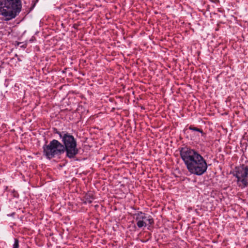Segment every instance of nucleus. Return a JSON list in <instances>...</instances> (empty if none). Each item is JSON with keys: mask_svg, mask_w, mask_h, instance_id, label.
Segmentation results:
<instances>
[{"mask_svg": "<svg viewBox=\"0 0 248 248\" xmlns=\"http://www.w3.org/2000/svg\"><path fill=\"white\" fill-rule=\"evenodd\" d=\"M21 0H0V15L5 20L15 18L21 12Z\"/></svg>", "mask_w": 248, "mask_h": 248, "instance_id": "nucleus-1", "label": "nucleus"}, {"mask_svg": "<svg viewBox=\"0 0 248 248\" xmlns=\"http://www.w3.org/2000/svg\"><path fill=\"white\" fill-rule=\"evenodd\" d=\"M58 134L62 139L67 156L69 158L74 157L78 153L77 142L74 137L68 133L62 134L59 132Z\"/></svg>", "mask_w": 248, "mask_h": 248, "instance_id": "nucleus-2", "label": "nucleus"}, {"mask_svg": "<svg viewBox=\"0 0 248 248\" xmlns=\"http://www.w3.org/2000/svg\"><path fill=\"white\" fill-rule=\"evenodd\" d=\"M64 151V146L56 140H52L48 145L43 146L44 155L48 159L59 156Z\"/></svg>", "mask_w": 248, "mask_h": 248, "instance_id": "nucleus-3", "label": "nucleus"}, {"mask_svg": "<svg viewBox=\"0 0 248 248\" xmlns=\"http://www.w3.org/2000/svg\"><path fill=\"white\" fill-rule=\"evenodd\" d=\"M181 157L187 169L201 155L196 151L188 148H183L180 151Z\"/></svg>", "mask_w": 248, "mask_h": 248, "instance_id": "nucleus-4", "label": "nucleus"}, {"mask_svg": "<svg viewBox=\"0 0 248 248\" xmlns=\"http://www.w3.org/2000/svg\"><path fill=\"white\" fill-rule=\"evenodd\" d=\"M207 165L205 160L201 155L194 163L187 169L191 173L197 175L203 174L207 170Z\"/></svg>", "mask_w": 248, "mask_h": 248, "instance_id": "nucleus-5", "label": "nucleus"}, {"mask_svg": "<svg viewBox=\"0 0 248 248\" xmlns=\"http://www.w3.org/2000/svg\"><path fill=\"white\" fill-rule=\"evenodd\" d=\"M235 176L237 178V183L239 186L244 187L248 185V168L242 165L236 168Z\"/></svg>", "mask_w": 248, "mask_h": 248, "instance_id": "nucleus-6", "label": "nucleus"}, {"mask_svg": "<svg viewBox=\"0 0 248 248\" xmlns=\"http://www.w3.org/2000/svg\"><path fill=\"white\" fill-rule=\"evenodd\" d=\"M134 217L137 221V225L139 228L152 225L154 222L153 218L151 216H147L142 212L135 214Z\"/></svg>", "mask_w": 248, "mask_h": 248, "instance_id": "nucleus-7", "label": "nucleus"}, {"mask_svg": "<svg viewBox=\"0 0 248 248\" xmlns=\"http://www.w3.org/2000/svg\"><path fill=\"white\" fill-rule=\"evenodd\" d=\"M85 202L90 203L94 199L93 194L92 193H88L85 196Z\"/></svg>", "mask_w": 248, "mask_h": 248, "instance_id": "nucleus-8", "label": "nucleus"}, {"mask_svg": "<svg viewBox=\"0 0 248 248\" xmlns=\"http://www.w3.org/2000/svg\"><path fill=\"white\" fill-rule=\"evenodd\" d=\"M189 129L192 130H193V131L200 132L202 134H203L202 130V129L198 128L197 127H194L190 126L189 127Z\"/></svg>", "mask_w": 248, "mask_h": 248, "instance_id": "nucleus-9", "label": "nucleus"}, {"mask_svg": "<svg viewBox=\"0 0 248 248\" xmlns=\"http://www.w3.org/2000/svg\"><path fill=\"white\" fill-rule=\"evenodd\" d=\"M19 247V241L17 239H15V243L13 245V248H18Z\"/></svg>", "mask_w": 248, "mask_h": 248, "instance_id": "nucleus-10", "label": "nucleus"}]
</instances>
